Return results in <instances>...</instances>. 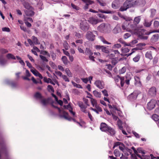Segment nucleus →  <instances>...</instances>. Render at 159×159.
Instances as JSON below:
<instances>
[{
  "label": "nucleus",
  "mask_w": 159,
  "mask_h": 159,
  "mask_svg": "<svg viewBox=\"0 0 159 159\" xmlns=\"http://www.w3.org/2000/svg\"><path fill=\"white\" fill-rule=\"evenodd\" d=\"M131 79V76L130 74H127L125 77H120L118 75L117 76L114 78V80L116 83L118 82L119 80L120 81V84L121 87L124 85V81L128 85L129 84V81Z\"/></svg>",
  "instance_id": "7ed1b4c3"
},
{
  "label": "nucleus",
  "mask_w": 159,
  "mask_h": 159,
  "mask_svg": "<svg viewBox=\"0 0 159 159\" xmlns=\"http://www.w3.org/2000/svg\"><path fill=\"white\" fill-rule=\"evenodd\" d=\"M119 148L121 150L122 152H123L124 153L125 152V146L124 145V144H123L122 143L121 144L119 147Z\"/></svg>",
  "instance_id": "8fccbe9b"
},
{
  "label": "nucleus",
  "mask_w": 159,
  "mask_h": 159,
  "mask_svg": "<svg viewBox=\"0 0 159 159\" xmlns=\"http://www.w3.org/2000/svg\"><path fill=\"white\" fill-rule=\"evenodd\" d=\"M78 105L81 108L82 111L85 113L88 112L86 110L87 106L84 105L82 102H79L78 103Z\"/></svg>",
  "instance_id": "dca6fc26"
},
{
  "label": "nucleus",
  "mask_w": 159,
  "mask_h": 159,
  "mask_svg": "<svg viewBox=\"0 0 159 159\" xmlns=\"http://www.w3.org/2000/svg\"><path fill=\"white\" fill-rule=\"evenodd\" d=\"M97 2L102 6H105L106 5V3H105L102 0H97Z\"/></svg>",
  "instance_id": "a19ab883"
},
{
  "label": "nucleus",
  "mask_w": 159,
  "mask_h": 159,
  "mask_svg": "<svg viewBox=\"0 0 159 159\" xmlns=\"http://www.w3.org/2000/svg\"><path fill=\"white\" fill-rule=\"evenodd\" d=\"M34 11V9L33 8L29 10H24L25 15L29 16H32L34 15L35 13Z\"/></svg>",
  "instance_id": "4468645a"
},
{
  "label": "nucleus",
  "mask_w": 159,
  "mask_h": 159,
  "mask_svg": "<svg viewBox=\"0 0 159 159\" xmlns=\"http://www.w3.org/2000/svg\"><path fill=\"white\" fill-rule=\"evenodd\" d=\"M118 41L119 42L123 44L125 47L129 45V44H127V43L123 41L122 39H119L118 40Z\"/></svg>",
  "instance_id": "37998d69"
},
{
  "label": "nucleus",
  "mask_w": 159,
  "mask_h": 159,
  "mask_svg": "<svg viewBox=\"0 0 159 159\" xmlns=\"http://www.w3.org/2000/svg\"><path fill=\"white\" fill-rule=\"evenodd\" d=\"M47 89L48 90L49 92H54V90L53 88V87L50 85H48V86Z\"/></svg>",
  "instance_id": "5fc2aeb1"
},
{
  "label": "nucleus",
  "mask_w": 159,
  "mask_h": 159,
  "mask_svg": "<svg viewBox=\"0 0 159 159\" xmlns=\"http://www.w3.org/2000/svg\"><path fill=\"white\" fill-rule=\"evenodd\" d=\"M157 89L155 87H153L151 88L148 91V94L152 96H154L156 95Z\"/></svg>",
  "instance_id": "2eb2a0df"
},
{
  "label": "nucleus",
  "mask_w": 159,
  "mask_h": 159,
  "mask_svg": "<svg viewBox=\"0 0 159 159\" xmlns=\"http://www.w3.org/2000/svg\"><path fill=\"white\" fill-rule=\"evenodd\" d=\"M87 97L88 98H89L91 99V103L93 107H94L96 105H97V103L96 100L92 98H91L87 96Z\"/></svg>",
  "instance_id": "cd10ccee"
},
{
  "label": "nucleus",
  "mask_w": 159,
  "mask_h": 159,
  "mask_svg": "<svg viewBox=\"0 0 159 159\" xmlns=\"http://www.w3.org/2000/svg\"><path fill=\"white\" fill-rule=\"evenodd\" d=\"M122 143L119 142H115L114 143V145L113 146V148H114L115 147L118 146H120Z\"/></svg>",
  "instance_id": "e2e57ef3"
},
{
  "label": "nucleus",
  "mask_w": 159,
  "mask_h": 159,
  "mask_svg": "<svg viewBox=\"0 0 159 159\" xmlns=\"http://www.w3.org/2000/svg\"><path fill=\"white\" fill-rule=\"evenodd\" d=\"M40 57L41 59L43 61L48 62V60L46 58L41 55H40Z\"/></svg>",
  "instance_id": "052dcab7"
},
{
  "label": "nucleus",
  "mask_w": 159,
  "mask_h": 159,
  "mask_svg": "<svg viewBox=\"0 0 159 159\" xmlns=\"http://www.w3.org/2000/svg\"><path fill=\"white\" fill-rule=\"evenodd\" d=\"M126 70V68L125 67H123L120 70V74H123L124 73Z\"/></svg>",
  "instance_id": "338daca9"
},
{
  "label": "nucleus",
  "mask_w": 159,
  "mask_h": 159,
  "mask_svg": "<svg viewBox=\"0 0 159 159\" xmlns=\"http://www.w3.org/2000/svg\"><path fill=\"white\" fill-rule=\"evenodd\" d=\"M121 17L125 20L123 24L121 26L122 30L124 31H127L131 32L133 30H134L133 27L131 24V21H132V18L128 17L125 16H121Z\"/></svg>",
  "instance_id": "f257e3e1"
},
{
  "label": "nucleus",
  "mask_w": 159,
  "mask_h": 159,
  "mask_svg": "<svg viewBox=\"0 0 159 159\" xmlns=\"http://www.w3.org/2000/svg\"><path fill=\"white\" fill-rule=\"evenodd\" d=\"M99 11L103 13H106V14H112L113 13V11H104V10H102L100 9L98 10Z\"/></svg>",
  "instance_id": "4c0bfd02"
},
{
  "label": "nucleus",
  "mask_w": 159,
  "mask_h": 159,
  "mask_svg": "<svg viewBox=\"0 0 159 159\" xmlns=\"http://www.w3.org/2000/svg\"><path fill=\"white\" fill-rule=\"evenodd\" d=\"M121 50L122 52V53H121L120 55L122 56H123L124 55H125L127 56V57H128L129 56L131 55L133 53H134L135 52V51L137 50V49H136L135 48L133 49H132V52H131L129 54H126L125 55L124 54L128 52L129 51V49L127 48L123 47L122 48Z\"/></svg>",
  "instance_id": "6e6552de"
},
{
  "label": "nucleus",
  "mask_w": 159,
  "mask_h": 159,
  "mask_svg": "<svg viewBox=\"0 0 159 159\" xmlns=\"http://www.w3.org/2000/svg\"><path fill=\"white\" fill-rule=\"evenodd\" d=\"M85 53L86 55H92L93 54L91 50L88 48H86Z\"/></svg>",
  "instance_id": "c85d7f7f"
},
{
  "label": "nucleus",
  "mask_w": 159,
  "mask_h": 159,
  "mask_svg": "<svg viewBox=\"0 0 159 159\" xmlns=\"http://www.w3.org/2000/svg\"><path fill=\"white\" fill-rule=\"evenodd\" d=\"M121 45L120 43H116L114 44L112 46V48L114 49H118L120 48Z\"/></svg>",
  "instance_id": "de8ad7c7"
},
{
  "label": "nucleus",
  "mask_w": 159,
  "mask_h": 159,
  "mask_svg": "<svg viewBox=\"0 0 159 159\" xmlns=\"http://www.w3.org/2000/svg\"><path fill=\"white\" fill-rule=\"evenodd\" d=\"M61 59L64 64H67L68 62V60L67 57L66 56H63L62 57Z\"/></svg>",
  "instance_id": "09e8293b"
},
{
  "label": "nucleus",
  "mask_w": 159,
  "mask_h": 159,
  "mask_svg": "<svg viewBox=\"0 0 159 159\" xmlns=\"http://www.w3.org/2000/svg\"><path fill=\"white\" fill-rule=\"evenodd\" d=\"M108 106L109 108L111 109V111H117L118 112V110L117 109V108L115 107H112L111 105H108Z\"/></svg>",
  "instance_id": "bf43d9fd"
},
{
  "label": "nucleus",
  "mask_w": 159,
  "mask_h": 159,
  "mask_svg": "<svg viewBox=\"0 0 159 159\" xmlns=\"http://www.w3.org/2000/svg\"><path fill=\"white\" fill-rule=\"evenodd\" d=\"M145 57L150 60L152 59L153 57L152 54V52L151 51H148L145 54Z\"/></svg>",
  "instance_id": "bb28decb"
},
{
  "label": "nucleus",
  "mask_w": 159,
  "mask_h": 159,
  "mask_svg": "<svg viewBox=\"0 0 159 159\" xmlns=\"http://www.w3.org/2000/svg\"><path fill=\"white\" fill-rule=\"evenodd\" d=\"M138 43V41L137 40H134L132 41L130 43H127V44H129L128 46H132L134 44L137 43Z\"/></svg>",
  "instance_id": "603ef678"
},
{
  "label": "nucleus",
  "mask_w": 159,
  "mask_h": 159,
  "mask_svg": "<svg viewBox=\"0 0 159 159\" xmlns=\"http://www.w3.org/2000/svg\"><path fill=\"white\" fill-rule=\"evenodd\" d=\"M152 119H153L154 121H157L159 119H158V116L157 114H154L153 115L152 117Z\"/></svg>",
  "instance_id": "a18cd8bd"
},
{
  "label": "nucleus",
  "mask_w": 159,
  "mask_h": 159,
  "mask_svg": "<svg viewBox=\"0 0 159 159\" xmlns=\"http://www.w3.org/2000/svg\"><path fill=\"white\" fill-rule=\"evenodd\" d=\"M80 28L84 30H87L88 29L89 27L85 20L83 21L80 23Z\"/></svg>",
  "instance_id": "a211bd4d"
},
{
  "label": "nucleus",
  "mask_w": 159,
  "mask_h": 159,
  "mask_svg": "<svg viewBox=\"0 0 159 159\" xmlns=\"http://www.w3.org/2000/svg\"><path fill=\"white\" fill-rule=\"evenodd\" d=\"M34 98L40 100L43 97L41 94L39 92H36L34 95Z\"/></svg>",
  "instance_id": "b1692460"
},
{
  "label": "nucleus",
  "mask_w": 159,
  "mask_h": 159,
  "mask_svg": "<svg viewBox=\"0 0 159 159\" xmlns=\"http://www.w3.org/2000/svg\"><path fill=\"white\" fill-rule=\"evenodd\" d=\"M2 30L3 32H10V29L8 27H5L2 28Z\"/></svg>",
  "instance_id": "4d7b16f0"
},
{
  "label": "nucleus",
  "mask_w": 159,
  "mask_h": 159,
  "mask_svg": "<svg viewBox=\"0 0 159 159\" xmlns=\"http://www.w3.org/2000/svg\"><path fill=\"white\" fill-rule=\"evenodd\" d=\"M130 0H127L124 2L123 6L120 8V11H126L129 8L132 7H134L139 6L138 1L131 2Z\"/></svg>",
  "instance_id": "f03ea898"
},
{
  "label": "nucleus",
  "mask_w": 159,
  "mask_h": 159,
  "mask_svg": "<svg viewBox=\"0 0 159 159\" xmlns=\"http://www.w3.org/2000/svg\"><path fill=\"white\" fill-rule=\"evenodd\" d=\"M62 78L64 79L66 82H69L70 81V80L69 78H68L67 76L63 75H62Z\"/></svg>",
  "instance_id": "6e6d98bb"
},
{
  "label": "nucleus",
  "mask_w": 159,
  "mask_h": 159,
  "mask_svg": "<svg viewBox=\"0 0 159 159\" xmlns=\"http://www.w3.org/2000/svg\"><path fill=\"white\" fill-rule=\"evenodd\" d=\"M153 25L155 28H157L159 26V22L157 21H155L153 23Z\"/></svg>",
  "instance_id": "13d9d810"
},
{
  "label": "nucleus",
  "mask_w": 159,
  "mask_h": 159,
  "mask_svg": "<svg viewBox=\"0 0 159 159\" xmlns=\"http://www.w3.org/2000/svg\"><path fill=\"white\" fill-rule=\"evenodd\" d=\"M7 63V61L2 56L0 57V65L1 66L5 65Z\"/></svg>",
  "instance_id": "a878e982"
},
{
  "label": "nucleus",
  "mask_w": 159,
  "mask_h": 159,
  "mask_svg": "<svg viewBox=\"0 0 159 159\" xmlns=\"http://www.w3.org/2000/svg\"><path fill=\"white\" fill-rule=\"evenodd\" d=\"M97 32L96 31H93L92 32L89 31L86 34V38L89 40L93 41L95 39V37L94 34H97Z\"/></svg>",
  "instance_id": "1a4fd4ad"
},
{
  "label": "nucleus",
  "mask_w": 159,
  "mask_h": 159,
  "mask_svg": "<svg viewBox=\"0 0 159 159\" xmlns=\"http://www.w3.org/2000/svg\"><path fill=\"white\" fill-rule=\"evenodd\" d=\"M117 124L119 128L120 129H122L123 126L122 125V121L119 119H118V120L117 121Z\"/></svg>",
  "instance_id": "49530a36"
},
{
  "label": "nucleus",
  "mask_w": 159,
  "mask_h": 159,
  "mask_svg": "<svg viewBox=\"0 0 159 159\" xmlns=\"http://www.w3.org/2000/svg\"><path fill=\"white\" fill-rule=\"evenodd\" d=\"M114 153L116 157H120V153L118 150L115 149L114 151Z\"/></svg>",
  "instance_id": "79ce46f5"
},
{
  "label": "nucleus",
  "mask_w": 159,
  "mask_h": 159,
  "mask_svg": "<svg viewBox=\"0 0 159 159\" xmlns=\"http://www.w3.org/2000/svg\"><path fill=\"white\" fill-rule=\"evenodd\" d=\"M95 108H91V109L96 112L97 114H99V112H100L102 111V110L101 108L98 105H96L94 107Z\"/></svg>",
  "instance_id": "4be33fe9"
},
{
  "label": "nucleus",
  "mask_w": 159,
  "mask_h": 159,
  "mask_svg": "<svg viewBox=\"0 0 159 159\" xmlns=\"http://www.w3.org/2000/svg\"><path fill=\"white\" fill-rule=\"evenodd\" d=\"M140 93L139 91L135 90L128 96L127 98L130 101H134L136 99L138 95Z\"/></svg>",
  "instance_id": "9d476101"
},
{
  "label": "nucleus",
  "mask_w": 159,
  "mask_h": 159,
  "mask_svg": "<svg viewBox=\"0 0 159 159\" xmlns=\"http://www.w3.org/2000/svg\"><path fill=\"white\" fill-rule=\"evenodd\" d=\"M156 104L159 106V101L154 99H152L148 102L147 108L150 110H152L155 107Z\"/></svg>",
  "instance_id": "423d86ee"
},
{
  "label": "nucleus",
  "mask_w": 159,
  "mask_h": 159,
  "mask_svg": "<svg viewBox=\"0 0 159 159\" xmlns=\"http://www.w3.org/2000/svg\"><path fill=\"white\" fill-rule=\"evenodd\" d=\"M141 19L140 16H138L134 18L133 22H132V21H131V24L132 26L133 27L134 30H136L137 28V25L140 22Z\"/></svg>",
  "instance_id": "9b49d317"
},
{
  "label": "nucleus",
  "mask_w": 159,
  "mask_h": 159,
  "mask_svg": "<svg viewBox=\"0 0 159 159\" xmlns=\"http://www.w3.org/2000/svg\"><path fill=\"white\" fill-rule=\"evenodd\" d=\"M32 40L34 43L35 44H39L40 43L38 41L37 38L34 36H33L32 37Z\"/></svg>",
  "instance_id": "c9c22d12"
},
{
  "label": "nucleus",
  "mask_w": 159,
  "mask_h": 159,
  "mask_svg": "<svg viewBox=\"0 0 159 159\" xmlns=\"http://www.w3.org/2000/svg\"><path fill=\"white\" fill-rule=\"evenodd\" d=\"M135 72L137 73H140L143 75L146 72V70L145 69H139L136 70Z\"/></svg>",
  "instance_id": "72a5a7b5"
},
{
  "label": "nucleus",
  "mask_w": 159,
  "mask_h": 159,
  "mask_svg": "<svg viewBox=\"0 0 159 159\" xmlns=\"http://www.w3.org/2000/svg\"><path fill=\"white\" fill-rule=\"evenodd\" d=\"M89 22L93 25L97 24L98 22V20L95 18L91 17L89 18Z\"/></svg>",
  "instance_id": "412c9836"
},
{
  "label": "nucleus",
  "mask_w": 159,
  "mask_h": 159,
  "mask_svg": "<svg viewBox=\"0 0 159 159\" xmlns=\"http://www.w3.org/2000/svg\"><path fill=\"white\" fill-rule=\"evenodd\" d=\"M63 46L66 50H68L69 48V46L66 41H64Z\"/></svg>",
  "instance_id": "c03bdc74"
},
{
  "label": "nucleus",
  "mask_w": 159,
  "mask_h": 159,
  "mask_svg": "<svg viewBox=\"0 0 159 159\" xmlns=\"http://www.w3.org/2000/svg\"><path fill=\"white\" fill-rule=\"evenodd\" d=\"M51 79L50 78H47L46 77H44L43 78L44 81L47 83H50V82L51 81Z\"/></svg>",
  "instance_id": "69168bd1"
},
{
  "label": "nucleus",
  "mask_w": 159,
  "mask_h": 159,
  "mask_svg": "<svg viewBox=\"0 0 159 159\" xmlns=\"http://www.w3.org/2000/svg\"><path fill=\"white\" fill-rule=\"evenodd\" d=\"M65 71L68 76L69 77H72V74L68 68H66L65 70Z\"/></svg>",
  "instance_id": "f704fd0d"
},
{
  "label": "nucleus",
  "mask_w": 159,
  "mask_h": 159,
  "mask_svg": "<svg viewBox=\"0 0 159 159\" xmlns=\"http://www.w3.org/2000/svg\"><path fill=\"white\" fill-rule=\"evenodd\" d=\"M132 133L134 135V136L137 138H139L140 137V135L136 132L134 131H133Z\"/></svg>",
  "instance_id": "680f3d73"
},
{
  "label": "nucleus",
  "mask_w": 159,
  "mask_h": 159,
  "mask_svg": "<svg viewBox=\"0 0 159 159\" xmlns=\"http://www.w3.org/2000/svg\"><path fill=\"white\" fill-rule=\"evenodd\" d=\"M134 80L135 81V84L138 86H139L141 85V82L140 79L139 77L137 76H135L134 77Z\"/></svg>",
  "instance_id": "393cba45"
},
{
  "label": "nucleus",
  "mask_w": 159,
  "mask_h": 159,
  "mask_svg": "<svg viewBox=\"0 0 159 159\" xmlns=\"http://www.w3.org/2000/svg\"><path fill=\"white\" fill-rule=\"evenodd\" d=\"M99 38L101 41L104 44H111V43L107 41L102 36L100 37Z\"/></svg>",
  "instance_id": "2f4dec72"
},
{
  "label": "nucleus",
  "mask_w": 159,
  "mask_h": 159,
  "mask_svg": "<svg viewBox=\"0 0 159 159\" xmlns=\"http://www.w3.org/2000/svg\"><path fill=\"white\" fill-rule=\"evenodd\" d=\"M102 92L104 96L107 97L108 96L107 91L106 90L104 89L102 91Z\"/></svg>",
  "instance_id": "774afa93"
},
{
  "label": "nucleus",
  "mask_w": 159,
  "mask_h": 159,
  "mask_svg": "<svg viewBox=\"0 0 159 159\" xmlns=\"http://www.w3.org/2000/svg\"><path fill=\"white\" fill-rule=\"evenodd\" d=\"M108 25L103 23L98 27L97 29L99 32L103 33H106L108 32Z\"/></svg>",
  "instance_id": "0eeeda50"
},
{
  "label": "nucleus",
  "mask_w": 159,
  "mask_h": 159,
  "mask_svg": "<svg viewBox=\"0 0 159 159\" xmlns=\"http://www.w3.org/2000/svg\"><path fill=\"white\" fill-rule=\"evenodd\" d=\"M140 58V57L139 55H138L133 58V60L135 62H137L139 60Z\"/></svg>",
  "instance_id": "864d4df0"
},
{
  "label": "nucleus",
  "mask_w": 159,
  "mask_h": 159,
  "mask_svg": "<svg viewBox=\"0 0 159 159\" xmlns=\"http://www.w3.org/2000/svg\"><path fill=\"white\" fill-rule=\"evenodd\" d=\"M93 93L95 97L98 98H100L101 97V94L100 92H98L96 90H94L93 91Z\"/></svg>",
  "instance_id": "e433bc0d"
},
{
  "label": "nucleus",
  "mask_w": 159,
  "mask_h": 159,
  "mask_svg": "<svg viewBox=\"0 0 159 159\" xmlns=\"http://www.w3.org/2000/svg\"><path fill=\"white\" fill-rule=\"evenodd\" d=\"M82 1L85 3V5L84 6V9L85 10L88 9L89 8V5L92 4L93 3V2L90 0H81Z\"/></svg>",
  "instance_id": "aec40b11"
},
{
  "label": "nucleus",
  "mask_w": 159,
  "mask_h": 159,
  "mask_svg": "<svg viewBox=\"0 0 159 159\" xmlns=\"http://www.w3.org/2000/svg\"><path fill=\"white\" fill-rule=\"evenodd\" d=\"M55 74L58 75L60 77H62V75H62V73L59 71H55V73H53V75L54 76H56V77L57 78V76Z\"/></svg>",
  "instance_id": "3c124183"
},
{
  "label": "nucleus",
  "mask_w": 159,
  "mask_h": 159,
  "mask_svg": "<svg viewBox=\"0 0 159 159\" xmlns=\"http://www.w3.org/2000/svg\"><path fill=\"white\" fill-rule=\"evenodd\" d=\"M7 57L9 59H11L15 60L16 59V57L12 54L11 53H8L7 55Z\"/></svg>",
  "instance_id": "ea45409f"
},
{
  "label": "nucleus",
  "mask_w": 159,
  "mask_h": 159,
  "mask_svg": "<svg viewBox=\"0 0 159 159\" xmlns=\"http://www.w3.org/2000/svg\"><path fill=\"white\" fill-rule=\"evenodd\" d=\"M159 37V35L157 34L153 35L151 39V42L152 43L156 42L158 40Z\"/></svg>",
  "instance_id": "5701e85b"
},
{
  "label": "nucleus",
  "mask_w": 159,
  "mask_h": 159,
  "mask_svg": "<svg viewBox=\"0 0 159 159\" xmlns=\"http://www.w3.org/2000/svg\"><path fill=\"white\" fill-rule=\"evenodd\" d=\"M24 6L25 8L26 9L25 10H28L31 9L33 8L32 7L30 6L29 4L27 3H25L24 4Z\"/></svg>",
  "instance_id": "7c9ffc66"
},
{
  "label": "nucleus",
  "mask_w": 159,
  "mask_h": 159,
  "mask_svg": "<svg viewBox=\"0 0 159 159\" xmlns=\"http://www.w3.org/2000/svg\"><path fill=\"white\" fill-rule=\"evenodd\" d=\"M139 5L141 7H143L145 4L146 2L145 0H139L138 1Z\"/></svg>",
  "instance_id": "473e14b6"
},
{
  "label": "nucleus",
  "mask_w": 159,
  "mask_h": 159,
  "mask_svg": "<svg viewBox=\"0 0 159 159\" xmlns=\"http://www.w3.org/2000/svg\"><path fill=\"white\" fill-rule=\"evenodd\" d=\"M95 48L97 50H101L102 51L105 53H109V51L108 48L104 47L103 46L95 45Z\"/></svg>",
  "instance_id": "f8f14e48"
},
{
  "label": "nucleus",
  "mask_w": 159,
  "mask_h": 159,
  "mask_svg": "<svg viewBox=\"0 0 159 159\" xmlns=\"http://www.w3.org/2000/svg\"><path fill=\"white\" fill-rule=\"evenodd\" d=\"M71 83L73 85V86L75 87H76L77 88H80V89L83 88L79 84H77L76 83L73 82V81H71Z\"/></svg>",
  "instance_id": "58836bf2"
},
{
  "label": "nucleus",
  "mask_w": 159,
  "mask_h": 159,
  "mask_svg": "<svg viewBox=\"0 0 159 159\" xmlns=\"http://www.w3.org/2000/svg\"><path fill=\"white\" fill-rule=\"evenodd\" d=\"M41 103L44 106L46 105L48 103V101L45 99L43 98V97L42 99H40Z\"/></svg>",
  "instance_id": "c756f323"
},
{
  "label": "nucleus",
  "mask_w": 159,
  "mask_h": 159,
  "mask_svg": "<svg viewBox=\"0 0 159 159\" xmlns=\"http://www.w3.org/2000/svg\"><path fill=\"white\" fill-rule=\"evenodd\" d=\"M95 85L99 89H102L104 87V82L100 80H97L94 83Z\"/></svg>",
  "instance_id": "ddd939ff"
},
{
  "label": "nucleus",
  "mask_w": 159,
  "mask_h": 159,
  "mask_svg": "<svg viewBox=\"0 0 159 159\" xmlns=\"http://www.w3.org/2000/svg\"><path fill=\"white\" fill-rule=\"evenodd\" d=\"M151 25V22H148L146 20H145V23L144 24V25L146 27H149Z\"/></svg>",
  "instance_id": "0e129e2a"
},
{
  "label": "nucleus",
  "mask_w": 159,
  "mask_h": 159,
  "mask_svg": "<svg viewBox=\"0 0 159 159\" xmlns=\"http://www.w3.org/2000/svg\"><path fill=\"white\" fill-rule=\"evenodd\" d=\"M53 106L54 107L58 109L59 113V116L61 118H64L65 119L69 121L73 120L75 122H76L75 120L74 119L70 117L68 113L66 112L63 109H61L60 108L57 107Z\"/></svg>",
  "instance_id": "39448f33"
},
{
  "label": "nucleus",
  "mask_w": 159,
  "mask_h": 159,
  "mask_svg": "<svg viewBox=\"0 0 159 159\" xmlns=\"http://www.w3.org/2000/svg\"><path fill=\"white\" fill-rule=\"evenodd\" d=\"M30 71L36 76L39 77L40 78L42 79L43 77L41 75L36 69L34 68L30 69Z\"/></svg>",
  "instance_id": "f3484780"
},
{
  "label": "nucleus",
  "mask_w": 159,
  "mask_h": 159,
  "mask_svg": "<svg viewBox=\"0 0 159 159\" xmlns=\"http://www.w3.org/2000/svg\"><path fill=\"white\" fill-rule=\"evenodd\" d=\"M100 129L102 131L106 132L111 136L114 135L115 134L114 129L104 123L102 122L101 124Z\"/></svg>",
  "instance_id": "20e7f679"
},
{
  "label": "nucleus",
  "mask_w": 159,
  "mask_h": 159,
  "mask_svg": "<svg viewBox=\"0 0 159 159\" xmlns=\"http://www.w3.org/2000/svg\"><path fill=\"white\" fill-rule=\"evenodd\" d=\"M123 31L121 28L119 24H117L113 30V32L114 34H117L120 32Z\"/></svg>",
  "instance_id": "6ab92c4d"
}]
</instances>
